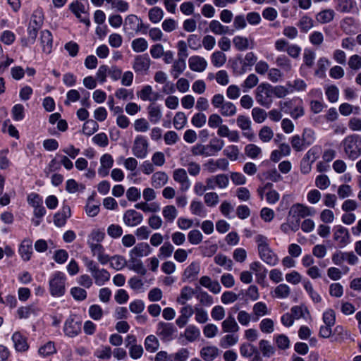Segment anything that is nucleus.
I'll list each match as a JSON object with an SVG mask.
<instances>
[{
	"label": "nucleus",
	"mask_w": 361,
	"mask_h": 361,
	"mask_svg": "<svg viewBox=\"0 0 361 361\" xmlns=\"http://www.w3.org/2000/svg\"><path fill=\"white\" fill-rule=\"evenodd\" d=\"M226 56L221 51H216L211 55V62L216 68L222 67L226 62Z\"/></svg>",
	"instance_id": "nucleus-44"
},
{
	"label": "nucleus",
	"mask_w": 361,
	"mask_h": 361,
	"mask_svg": "<svg viewBox=\"0 0 361 361\" xmlns=\"http://www.w3.org/2000/svg\"><path fill=\"white\" fill-rule=\"evenodd\" d=\"M92 276L94 280L95 284L102 286L109 281L111 274L106 269L99 268L92 274Z\"/></svg>",
	"instance_id": "nucleus-25"
},
{
	"label": "nucleus",
	"mask_w": 361,
	"mask_h": 361,
	"mask_svg": "<svg viewBox=\"0 0 361 361\" xmlns=\"http://www.w3.org/2000/svg\"><path fill=\"white\" fill-rule=\"evenodd\" d=\"M257 244V250L259 258L269 266H276L279 263L277 255L271 249L267 236L258 234L255 237Z\"/></svg>",
	"instance_id": "nucleus-1"
},
{
	"label": "nucleus",
	"mask_w": 361,
	"mask_h": 361,
	"mask_svg": "<svg viewBox=\"0 0 361 361\" xmlns=\"http://www.w3.org/2000/svg\"><path fill=\"white\" fill-rule=\"evenodd\" d=\"M131 47L136 53L144 52L148 48V42L145 38L139 37L132 41Z\"/></svg>",
	"instance_id": "nucleus-49"
},
{
	"label": "nucleus",
	"mask_w": 361,
	"mask_h": 361,
	"mask_svg": "<svg viewBox=\"0 0 361 361\" xmlns=\"http://www.w3.org/2000/svg\"><path fill=\"white\" fill-rule=\"evenodd\" d=\"M127 265V261L123 256L114 255L111 257L110 266L115 270L123 269Z\"/></svg>",
	"instance_id": "nucleus-56"
},
{
	"label": "nucleus",
	"mask_w": 361,
	"mask_h": 361,
	"mask_svg": "<svg viewBox=\"0 0 361 361\" xmlns=\"http://www.w3.org/2000/svg\"><path fill=\"white\" fill-rule=\"evenodd\" d=\"M151 65V60L147 54L137 55L133 63V69L137 74H147Z\"/></svg>",
	"instance_id": "nucleus-8"
},
{
	"label": "nucleus",
	"mask_w": 361,
	"mask_h": 361,
	"mask_svg": "<svg viewBox=\"0 0 361 361\" xmlns=\"http://www.w3.org/2000/svg\"><path fill=\"white\" fill-rule=\"evenodd\" d=\"M200 271V264L197 262H192L188 265L183 271V277L184 280L193 281L197 279Z\"/></svg>",
	"instance_id": "nucleus-19"
},
{
	"label": "nucleus",
	"mask_w": 361,
	"mask_h": 361,
	"mask_svg": "<svg viewBox=\"0 0 361 361\" xmlns=\"http://www.w3.org/2000/svg\"><path fill=\"white\" fill-rule=\"evenodd\" d=\"M99 129V125L94 120L90 119L87 120L82 126V133L87 135L90 136L93 135L95 132H97Z\"/></svg>",
	"instance_id": "nucleus-61"
},
{
	"label": "nucleus",
	"mask_w": 361,
	"mask_h": 361,
	"mask_svg": "<svg viewBox=\"0 0 361 361\" xmlns=\"http://www.w3.org/2000/svg\"><path fill=\"white\" fill-rule=\"evenodd\" d=\"M176 328L172 324L159 322L157 324L156 334L163 341H170L173 338Z\"/></svg>",
	"instance_id": "nucleus-9"
},
{
	"label": "nucleus",
	"mask_w": 361,
	"mask_h": 361,
	"mask_svg": "<svg viewBox=\"0 0 361 361\" xmlns=\"http://www.w3.org/2000/svg\"><path fill=\"white\" fill-rule=\"evenodd\" d=\"M169 180L168 175L164 171L154 173L151 178V184L155 188H161L166 184Z\"/></svg>",
	"instance_id": "nucleus-29"
},
{
	"label": "nucleus",
	"mask_w": 361,
	"mask_h": 361,
	"mask_svg": "<svg viewBox=\"0 0 361 361\" xmlns=\"http://www.w3.org/2000/svg\"><path fill=\"white\" fill-rule=\"evenodd\" d=\"M314 20L307 15L302 16L297 23L300 31L304 33L309 32L314 27Z\"/></svg>",
	"instance_id": "nucleus-36"
},
{
	"label": "nucleus",
	"mask_w": 361,
	"mask_h": 361,
	"mask_svg": "<svg viewBox=\"0 0 361 361\" xmlns=\"http://www.w3.org/2000/svg\"><path fill=\"white\" fill-rule=\"evenodd\" d=\"M66 277L64 273L56 271L49 281L50 294L56 298L61 297L66 292Z\"/></svg>",
	"instance_id": "nucleus-4"
},
{
	"label": "nucleus",
	"mask_w": 361,
	"mask_h": 361,
	"mask_svg": "<svg viewBox=\"0 0 361 361\" xmlns=\"http://www.w3.org/2000/svg\"><path fill=\"white\" fill-rule=\"evenodd\" d=\"M147 109L150 121L154 123H158L162 116L159 107L154 105H149Z\"/></svg>",
	"instance_id": "nucleus-63"
},
{
	"label": "nucleus",
	"mask_w": 361,
	"mask_h": 361,
	"mask_svg": "<svg viewBox=\"0 0 361 361\" xmlns=\"http://www.w3.org/2000/svg\"><path fill=\"white\" fill-rule=\"evenodd\" d=\"M207 145L209 147V152L213 153V156H214L223 149L224 146V141L220 138L214 137L209 141V143Z\"/></svg>",
	"instance_id": "nucleus-59"
},
{
	"label": "nucleus",
	"mask_w": 361,
	"mask_h": 361,
	"mask_svg": "<svg viewBox=\"0 0 361 361\" xmlns=\"http://www.w3.org/2000/svg\"><path fill=\"white\" fill-rule=\"evenodd\" d=\"M149 143L146 137L143 135H138L135 137L133 145V153L139 159H144L148 154Z\"/></svg>",
	"instance_id": "nucleus-7"
},
{
	"label": "nucleus",
	"mask_w": 361,
	"mask_h": 361,
	"mask_svg": "<svg viewBox=\"0 0 361 361\" xmlns=\"http://www.w3.org/2000/svg\"><path fill=\"white\" fill-rule=\"evenodd\" d=\"M221 327L224 332L234 333L239 331V326L233 315H228V317L221 323Z\"/></svg>",
	"instance_id": "nucleus-30"
},
{
	"label": "nucleus",
	"mask_w": 361,
	"mask_h": 361,
	"mask_svg": "<svg viewBox=\"0 0 361 361\" xmlns=\"http://www.w3.org/2000/svg\"><path fill=\"white\" fill-rule=\"evenodd\" d=\"M71 208L68 205H64L61 212L56 213L54 216V223L58 227L63 226L67 219L71 216Z\"/></svg>",
	"instance_id": "nucleus-23"
},
{
	"label": "nucleus",
	"mask_w": 361,
	"mask_h": 361,
	"mask_svg": "<svg viewBox=\"0 0 361 361\" xmlns=\"http://www.w3.org/2000/svg\"><path fill=\"white\" fill-rule=\"evenodd\" d=\"M105 238V233L100 229H94L88 235L87 244H97L103 241Z\"/></svg>",
	"instance_id": "nucleus-51"
},
{
	"label": "nucleus",
	"mask_w": 361,
	"mask_h": 361,
	"mask_svg": "<svg viewBox=\"0 0 361 361\" xmlns=\"http://www.w3.org/2000/svg\"><path fill=\"white\" fill-rule=\"evenodd\" d=\"M253 41L251 39L249 40L248 38L243 36H235L233 39V44L235 47V48L240 51H245L249 48H252Z\"/></svg>",
	"instance_id": "nucleus-24"
},
{
	"label": "nucleus",
	"mask_w": 361,
	"mask_h": 361,
	"mask_svg": "<svg viewBox=\"0 0 361 361\" xmlns=\"http://www.w3.org/2000/svg\"><path fill=\"white\" fill-rule=\"evenodd\" d=\"M209 30L215 35H221L228 33V27L223 25L219 21L213 20L209 23Z\"/></svg>",
	"instance_id": "nucleus-43"
},
{
	"label": "nucleus",
	"mask_w": 361,
	"mask_h": 361,
	"mask_svg": "<svg viewBox=\"0 0 361 361\" xmlns=\"http://www.w3.org/2000/svg\"><path fill=\"white\" fill-rule=\"evenodd\" d=\"M128 267L130 270H133L140 275L144 276L147 274V269L142 262L137 257H130Z\"/></svg>",
	"instance_id": "nucleus-32"
},
{
	"label": "nucleus",
	"mask_w": 361,
	"mask_h": 361,
	"mask_svg": "<svg viewBox=\"0 0 361 361\" xmlns=\"http://www.w3.org/2000/svg\"><path fill=\"white\" fill-rule=\"evenodd\" d=\"M37 309L35 305H29L19 307L17 310V314L19 319H27L31 314H35Z\"/></svg>",
	"instance_id": "nucleus-60"
},
{
	"label": "nucleus",
	"mask_w": 361,
	"mask_h": 361,
	"mask_svg": "<svg viewBox=\"0 0 361 361\" xmlns=\"http://www.w3.org/2000/svg\"><path fill=\"white\" fill-rule=\"evenodd\" d=\"M12 341L13 342L14 348L17 351L25 352L29 348L25 337L19 332H15L13 334Z\"/></svg>",
	"instance_id": "nucleus-26"
},
{
	"label": "nucleus",
	"mask_w": 361,
	"mask_h": 361,
	"mask_svg": "<svg viewBox=\"0 0 361 361\" xmlns=\"http://www.w3.org/2000/svg\"><path fill=\"white\" fill-rule=\"evenodd\" d=\"M331 62L326 57H321L317 62V69L315 70V75L319 78H324L327 68L329 66Z\"/></svg>",
	"instance_id": "nucleus-38"
},
{
	"label": "nucleus",
	"mask_w": 361,
	"mask_h": 361,
	"mask_svg": "<svg viewBox=\"0 0 361 361\" xmlns=\"http://www.w3.org/2000/svg\"><path fill=\"white\" fill-rule=\"evenodd\" d=\"M214 260L216 264L223 267L225 269L228 271H231L233 269V261L223 254L216 255L214 257Z\"/></svg>",
	"instance_id": "nucleus-42"
},
{
	"label": "nucleus",
	"mask_w": 361,
	"mask_h": 361,
	"mask_svg": "<svg viewBox=\"0 0 361 361\" xmlns=\"http://www.w3.org/2000/svg\"><path fill=\"white\" fill-rule=\"evenodd\" d=\"M190 209L192 214L204 217L207 216V212L203 203L198 200H192L190 205Z\"/></svg>",
	"instance_id": "nucleus-39"
},
{
	"label": "nucleus",
	"mask_w": 361,
	"mask_h": 361,
	"mask_svg": "<svg viewBox=\"0 0 361 361\" xmlns=\"http://www.w3.org/2000/svg\"><path fill=\"white\" fill-rule=\"evenodd\" d=\"M211 102L212 106L219 109L220 114L224 117H232L237 113L236 106L233 102L226 100L221 94H214Z\"/></svg>",
	"instance_id": "nucleus-3"
},
{
	"label": "nucleus",
	"mask_w": 361,
	"mask_h": 361,
	"mask_svg": "<svg viewBox=\"0 0 361 361\" xmlns=\"http://www.w3.org/2000/svg\"><path fill=\"white\" fill-rule=\"evenodd\" d=\"M164 15V11L158 6L150 8L148 13L149 20L154 24L159 23L163 19Z\"/></svg>",
	"instance_id": "nucleus-46"
},
{
	"label": "nucleus",
	"mask_w": 361,
	"mask_h": 361,
	"mask_svg": "<svg viewBox=\"0 0 361 361\" xmlns=\"http://www.w3.org/2000/svg\"><path fill=\"white\" fill-rule=\"evenodd\" d=\"M195 290L192 287L184 286L180 290V295L177 298V302L180 305H185L187 302L192 298Z\"/></svg>",
	"instance_id": "nucleus-33"
},
{
	"label": "nucleus",
	"mask_w": 361,
	"mask_h": 361,
	"mask_svg": "<svg viewBox=\"0 0 361 361\" xmlns=\"http://www.w3.org/2000/svg\"><path fill=\"white\" fill-rule=\"evenodd\" d=\"M326 96L331 103H335L339 98V90L334 85H329L325 88Z\"/></svg>",
	"instance_id": "nucleus-55"
},
{
	"label": "nucleus",
	"mask_w": 361,
	"mask_h": 361,
	"mask_svg": "<svg viewBox=\"0 0 361 361\" xmlns=\"http://www.w3.org/2000/svg\"><path fill=\"white\" fill-rule=\"evenodd\" d=\"M137 95L142 101H149L153 102H156L159 97V94L154 92L152 86L149 85L142 87L141 90L137 92Z\"/></svg>",
	"instance_id": "nucleus-21"
},
{
	"label": "nucleus",
	"mask_w": 361,
	"mask_h": 361,
	"mask_svg": "<svg viewBox=\"0 0 361 361\" xmlns=\"http://www.w3.org/2000/svg\"><path fill=\"white\" fill-rule=\"evenodd\" d=\"M303 287L314 302L318 303L322 301L321 296L314 290L313 286L309 280L303 281Z\"/></svg>",
	"instance_id": "nucleus-52"
},
{
	"label": "nucleus",
	"mask_w": 361,
	"mask_h": 361,
	"mask_svg": "<svg viewBox=\"0 0 361 361\" xmlns=\"http://www.w3.org/2000/svg\"><path fill=\"white\" fill-rule=\"evenodd\" d=\"M258 77L254 73L250 74L241 85L242 87L243 88V92H245L248 90L252 89L258 84Z\"/></svg>",
	"instance_id": "nucleus-57"
},
{
	"label": "nucleus",
	"mask_w": 361,
	"mask_h": 361,
	"mask_svg": "<svg viewBox=\"0 0 361 361\" xmlns=\"http://www.w3.org/2000/svg\"><path fill=\"white\" fill-rule=\"evenodd\" d=\"M190 152L193 156H202L204 157L213 156V153L209 152L208 145L201 143L193 145L191 147Z\"/></svg>",
	"instance_id": "nucleus-37"
},
{
	"label": "nucleus",
	"mask_w": 361,
	"mask_h": 361,
	"mask_svg": "<svg viewBox=\"0 0 361 361\" xmlns=\"http://www.w3.org/2000/svg\"><path fill=\"white\" fill-rule=\"evenodd\" d=\"M189 68L195 72L202 73L207 67V61L200 56H192L188 60Z\"/></svg>",
	"instance_id": "nucleus-17"
},
{
	"label": "nucleus",
	"mask_w": 361,
	"mask_h": 361,
	"mask_svg": "<svg viewBox=\"0 0 361 361\" xmlns=\"http://www.w3.org/2000/svg\"><path fill=\"white\" fill-rule=\"evenodd\" d=\"M19 252L24 261H28L32 254V242L30 239H25L19 247Z\"/></svg>",
	"instance_id": "nucleus-27"
},
{
	"label": "nucleus",
	"mask_w": 361,
	"mask_h": 361,
	"mask_svg": "<svg viewBox=\"0 0 361 361\" xmlns=\"http://www.w3.org/2000/svg\"><path fill=\"white\" fill-rule=\"evenodd\" d=\"M204 202L208 207H215L219 202V195L215 192H206L204 195Z\"/></svg>",
	"instance_id": "nucleus-58"
},
{
	"label": "nucleus",
	"mask_w": 361,
	"mask_h": 361,
	"mask_svg": "<svg viewBox=\"0 0 361 361\" xmlns=\"http://www.w3.org/2000/svg\"><path fill=\"white\" fill-rule=\"evenodd\" d=\"M200 353L204 360L212 361L219 355V350L217 347L210 345L203 347Z\"/></svg>",
	"instance_id": "nucleus-28"
},
{
	"label": "nucleus",
	"mask_w": 361,
	"mask_h": 361,
	"mask_svg": "<svg viewBox=\"0 0 361 361\" xmlns=\"http://www.w3.org/2000/svg\"><path fill=\"white\" fill-rule=\"evenodd\" d=\"M237 126L243 131V135L250 141L254 140L255 135L251 128L250 119L244 115H239L236 119Z\"/></svg>",
	"instance_id": "nucleus-11"
},
{
	"label": "nucleus",
	"mask_w": 361,
	"mask_h": 361,
	"mask_svg": "<svg viewBox=\"0 0 361 361\" xmlns=\"http://www.w3.org/2000/svg\"><path fill=\"white\" fill-rule=\"evenodd\" d=\"M195 319L199 324H204L208 319V314L207 310H204L199 305L195 306Z\"/></svg>",
	"instance_id": "nucleus-64"
},
{
	"label": "nucleus",
	"mask_w": 361,
	"mask_h": 361,
	"mask_svg": "<svg viewBox=\"0 0 361 361\" xmlns=\"http://www.w3.org/2000/svg\"><path fill=\"white\" fill-rule=\"evenodd\" d=\"M186 68L185 59L178 58L173 62L171 74L174 78H177Z\"/></svg>",
	"instance_id": "nucleus-40"
},
{
	"label": "nucleus",
	"mask_w": 361,
	"mask_h": 361,
	"mask_svg": "<svg viewBox=\"0 0 361 361\" xmlns=\"http://www.w3.org/2000/svg\"><path fill=\"white\" fill-rule=\"evenodd\" d=\"M336 13L333 9L328 8L324 9L319 11L316 15V20L321 24H326L331 22L335 16Z\"/></svg>",
	"instance_id": "nucleus-31"
},
{
	"label": "nucleus",
	"mask_w": 361,
	"mask_h": 361,
	"mask_svg": "<svg viewBox=\"0 0 361 361\" xmlns=\"http://www.w3.org/2000/svg\"><path fill=\"white\" fill-rule=\"evenodd\" d=\"M252 314L255 317V321L259 319V317L268 314V308L267 305L263 302H257L252 307Z\"/></svg>",
	"instance_id": "nucleus-41"
},
{
	"label": "nucleus",
	"mask_w": 361,
	"mask_h": 361,
	"mask_svg": "<svg viewBox=\"0 0 361 361\" xmlns=\"http://www.w3.org/2000/svg\"><path fill=\"white\" fill-rule=\"evenodd\" d=\"M223 154L231 161H235L238 159L240 149L236 145H228L223 151Z\"/></svg>",
	"instance_id": "nucleus-62"
},
{
	"label": "nucleus",
	"mask_w": 361,
	"mask_h": 361,
	"mask_svg": "<svg viewBox=\"0 0 361 361\" xmlns=\"http://www.w3.org/2000/svg\"><path fill=\"white\" fill-rule=\"evenodd\" d=\"M152 248L147 243H140L134 246L129 252V257H142L148 256L152 252Z\"/></svg>",
	"instance_id": "nucleus-18"
},
{
	"label": "nucleus",
	"mask_w": 361,
	"mask_h": 361,
	"mask_svg": "<svg viewBox=\"0 0 361 361\" xmlns=\"http://www.w3.org/2000/svg\"><path fill=\"white\" fill-rule=\"evenodd\" d=\"M63 330L66 336L75 337L80 332L81 324L73 319H68L65 322Z\"/></svg>",
	"instance_id": "nucleus-22"
},
{
	"label": "nucleus",
	"mask_w": 361,
	"mask_h": 361,
	"mask_svg": "<svg viewBox=\"0 0 361 361\" xmlns=\"http://www.w3.org/2000/svg\"><path fill=\"white\" fill-rule=\"evenodd\" d=\"M139 17L134 14L128 15L126 17L123 30L124 32L133 35L137 33Z\"/></svg>",
	"instance_id": "nucleus-15"
},
{
	"label": "nucleus",
	"mask_w": 361,
	"mask_h": 361,
	"mask_svg": "<svg viewBox=\"0 0 361 361\" xmlns=\"http://www.w3.org/2000/svg\"><path fill=\"white\" fill-rule=\"evenodd\" d=\"M290 295V288L286 283L279 284L272 292V295L279 299H286L288 298Z\"/></svg>",
	"instance_id": "nucleus-35"
},
{
	"label": "nucleus",
	"mask_w": 361,
	"mask_h": 361,
	"mask_svg": "<svg viewBox=\"0 0 361 361\" xmlns=\"http://www.w3.org/2000/svg\"><path fill=\"white\" fill-rule=\"evenodd\" d=\"M356 2L353 0L338 1L336 9L341 13H350L355 8Z\"/></svg>",
	"instance_id": "nucleus-54"
},
{
	"label": "nucleus",
	"mask_w": 361,
	"mask_h": 361,
	"mask_svg": "<svg viewBox=\"0 0 361 361\" xmlns=\"http://www.w3.org/2000/svg\"><path fill=\"white\" fill-rule=\"evenodd\" d=\"M200 336V329L195 325H189L184 331V337L189 342L196 341Z\"/></svg>",
	"instance_id": "nucleus-48"
},
{
	"label": "nucleus",
	"mask_w": 361,
	"mask_h": 361,
	"mask_svg": "<svg viewBox=\"0 0 361 361\" xmlns=\"http://www.w3.org/2000/svg\"><path fill=\"white\" fill-rule=\"evenodd\" d=\"M114 159L111 154H104L100 158V166L98 169V174L104 178L108 176L110 169L113 166Z\"/></svg>",
	"instance_id": "nucleus-16"
},
{
	"label": "nucleus",
	"mask_w": 361,
	"mask_h": 361,
	"mask_svg": "<svg viewBox=\"0 0 361 361\" xmlns=\"http://www.w3.org/2000/svg\"><path fill=\"white\" fill-rule=\"evenodd\" d=\"M297 101L298 103H295V106L289 114L291 118L295 120L298 119L305 115V109L302 100L298 98Z\"/></svg>",
	"instance_id": "nucleus-53"
},
{
	"label": "nucleus",
	"mask_w": 361,
	"mask_h": 361,
	"mask_svg": "<svg viewBox=\"0 0 361 361\" xmlns=\"http://www.w3.org/2000/svg\"><path fill=\"white\" fill-rule=\"evenodd\" d=\"M301 137L306 148L312 145L316 140V133L314 130L310 128L303 129Z\"/></svg>",
	"instance_id": "nucleus-45"
},
{
	"label": "nucleus",
	"mask_w": 361,
	"mask_h": 361,
	"mask_svg": "<svg viewBox=\"0 0 361 361\" xmlns=\"http://www.w3.org/2000/svg\"><path fill=\"white\" fill-rule=\"evenodd\" d=\"M123 221L126 226L135 227L142 222L143 215L135 209H128L123 214Z\"/></svg>",
	"instance_id": "nucleus-12"
},
{
	"label": "nucleus",
	"mask_w": 361,
	"mask_h": 361,
	"mask_svg": "<svg viewBox=\"0 0 361 361\" xmlns=\"http://www.w3.org/2000/svg\"><path fill=\"white\" fill-rule=\"evenodd\" d=\"M40 44L44 53L49 54L51 52L53 47V38L51 33L49 30H44L41 32Z\"/></svg>",
	"instance_id": "nucleus-20"
},
{
	"label": "nucleus",
	"mask_w": 361,
	"mask_h": 361,
	"mask_svg": "<svg viewBox=\"0 0 361 361\" xmlns=\"http://www.w3.org/2000/svg\"><path fill=\"white\" fill-rule=\"evenodd\" d=\"M259 348L264 357H270L275 353V348L269 341L261 340L259 342Z\"/></svg>",
	"instance_id": "nucleus-47"
},
{
	"label": "nucleus",
	"mask_w": 361,
	"mask_h": 361,
	"mask_svg": "<svg viewBox=\"0 0 361 361\" xmlns=\"http://www.w3.org/2000/svg\"><path fill=\"white\" fill-rule=\"evenodd\" d=\"M70 9L82 23L87 26L90 25V21L88 15L85 11V6L82 4L78 1L73 2L70 5Z\"/></svg>",
	"instance_id": "nucleus-14"
},
{
	"label": "nucleus",
	"mask_w": 361,
	"mask_h": 361,
	"mask_svg": "<svg viewBox=\"0 0 361 361\" xmlns=\"http://www.w3.org/2000/svg\"><path fill=\"white\" fill-rule=\"evenodd\" d=\"M343 151L350 160H355L361 156V137L353 134L344 138L342 142Z\"/></svg>",
	"instance_id": "nucleus-2"
},
{
	"label": "nucleus",
	"mask_w": 361,
	"mask_h": 361,
	"mask_svg": "<svg viewBox=\"0 0 361 361\" xmlns=\"http://www.w3.org/2000/svg\"><path fill=\"white\" fill-rule=\"evenodd\" d=\"M316 211L313 207H308L301 203L293 204L288 212V216L296 218L298 222L300 219L312 216L315 214Z\"/></svg>",
	"instance_id": "nucleus-6"
},
{
	"label": "nucleus",
	"mask_w": 361,
	"mask_h": 361,
	"mask_svg": "<svg viewBox=\"0 0 361 361\" xmlns=\"http://www.w3.org/2000/svg\"><path fill=\"white\" fill-rule=\"evenodd\" d=\"M145 350L151 353H155L159 348V341L154 335L147 336L144 342Z\"/></svg>",
	"instance_id": "nucleus-34"
},
{
	"label": "nucleus",
	"mask_w": 361,
	"mask_h": 361,
	"mask_svg": "<svg viewBox=\"0 0 361 361\" xmlns=\"http://www.w3.org/2000/svg\"><path fill=\"white\" fill-rule=\"evenodd\" d=\"M173 180L180 184V190L186 191L190 187V181L184 169H177L173 172Z\"/></svg>",
	"instance_id": "nucleus-13"
},
{
	"label": "nucleus",
	"mask_w": 361,
	"mask_h": 361,
	"mask_svg": "<svg viewBox=\"0 0 361 361\" xmlns=\"http://www.w3.org/2000/svg\"><path fill=\"white\" fill-rule=\"evenodd\" d=\"M255 99L262 106L269 108L273 103L272 85L268 82H262L255 90Z\"/></svg>",
	"instance_id": "nucleus-5"
},
{
	"label": "nucleus",
	"mask_w": 361,
	"mask_h": 361,
	"mask_svg": "<svg viewBox=\"0 0 361 361\" xmlns=\"http://www.w3.org/2000/svg\"><path fill=\"white\" fill-rule=\"evenodd\" d=\"M162 215L165 220L171 223L177 217L178 210L173 205H167L163 208Z\"/></svg>",
	"instance_id": "nucleus-50"
},
{
	"label": "nucleus",
	"mask_w": 361,
	"mask_h": 361,
	"mask_svg": "<svg viewBox=\"0 0 361 361\" xmlns=\"http://www.w3.org/2000/svg\"><path fill=\"white\" fill-rule=\"evenodd\" d=\"M333 238L340 247H344L350 243L349 231L341 225L336 226L334 228Z\"/></svg>",
	"instance_id": "nucleus-10"
}]
</instances>
